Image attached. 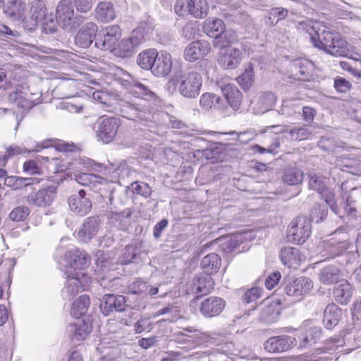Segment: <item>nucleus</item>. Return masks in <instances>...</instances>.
I'll use <instances>...</instances> for the list:
<instances>
[{
  "label": "nucleus",
  "instance_id": "obj_40",
  "mask_svg": "<svg viewBox=\"0 0 361 361\" xmlns=\"http://www.w3.org/2000/svg\"><path fill=\"white\" fill-rule=\"evenodd\" d=\"M340 271L335 266H329L322 269L319 273V280L326 285L339 282Z\"/></svg>",
  "mask_w": 361,
  "mask_h": 361
},
{
  "label": "nucleus",
  "instance_id": "obj_18",
  "mask_svg": "<svg viewBox=\"0 0 361 361\" xmlns=\"http://www.w3.org/2000/svg\"><path fill=\"white\" fill-rule=\"evenodd\" d=\"M74 9L70 0H61L56 8V18L59 23L65 28L70 25L73 26L75 19Z\"/></svg>",
  "mask_w": 361,
  "mask_h": 361
},
{
  "label": "nucleus",
  "instance_id": "obj_57",
  "mask_svg": "<svg viewBox=\"0 0 361 361\" xmlns=\"http://www.w3.org/2000/svg\"><path fill=\"white\" fill-rule=\"evenodd\" d=\"M149 284L140 279L133 282L129 285L128 289L130 293L133 294H147L148 291Z\"/></svg>",
  "mask_w": 361,
  "mask_h": 361
},
{
  "label": "nucleus",
  "instance_id": "obj_19",
  "mask_svg": "<svg viewBox=\"0 0 361 361\" xmlns=\"http://www.w3.org/2000/svg\"><path fill=\"white\" fill-rule=\"evenodd\" d=\"M130 92L135 97L146 101L157 102L159 99L147 80H133L130 84Z\"/></svg>",
  "mask_w": 361,
  "mask_h": 361
},
{
  "label": "nucleus",
  "instance_id": "obj_12",
  "mask_svg": "<svg viewBox=\"0 0 361 361\" xmlns=\"http://www.w3.org/2000/svg\"><path fill=\"white\" fill-rule=\"evenodd\" d=\"M102 219L99 216L86 218L78 232V238L82 243H89L99 232Z\"/></svg>",
  "mask_w": 361,
  "mask_h": 361
},
{
  "label": "nucleus",
  "instance_id": "obj_25",
  "mask_svg": "<svg viewBox=\"0 0 361 361\" xmlns=\"http://www.w3.org/2000/svg\"><path fill=\"white\" fill-rule=\"evenodd\" d=\"M131 216L132 211L129 208L120 212H110L108 214L109 224L119 230H126L130 224Z\"/></svg>",
  "mask_w": 361,
  "mask_h": 361
},
{
  "label": "nucleus",
  "instance_id": "obj_36",
  "mask_svg": "<svg viewBox=\"0 0 361 361\" xmlns=\"http://www.w3.org/2000/svg\"><path fill=\"white\" fill-rule=\"evenodd\" d=\"M157 53L154 49H149L140 52L137 58V64L142 69L152 71Z\"/></svg>",
  "mask_w": 361,
  "mask_h": 361
},
{
  "label": "nucleus",
  "instance_id": "obj_2",
  "mask_svg": "<svg viewBox=\"0 0 361 361\" xmlns=\"http://www.w3.org/2000/svg\"><path fill=\"white\" fill-rule=\"evenodd\" d=\"M202 77L198 72L190 70L176 73L166 83V89L173 93L176 89L181 96L195 99L200 92Z\"/></svg>",
  "mask_w": 361,
  "mask_h": 361
},
{
  "label": "nucleus",
  "instance_id": "obj_62",
  "mask_svg": "<svg viewBox=\"0 0 361 361\" xmlns=\"http://www.w3.org/2000/svg\"><path fill=\"white\" fill-rule=\"evenodd\" d=\"M73 4L78 12L87 13L92 8V0H73Z\"/></svg>",
  "mask_w": 361,
  "mask_h": 361
},
{
  "label": "nucleus",
  "instance_id": "obj_43",
  "mask_svg": "<svg viewBox=\"0 0 361 361\" xmlns=\"http://www.w3.org/2000/svg\"><path fill=\"white\" fill-rule=\"evenodd\" d=\"M190 7V15L196 18L206 17L209 9L207 0H191Z\"/></svg>",
  "mask_w": 361,
  "mask_h": 361
},
{
  "label": "nucleus",
  "instance_id": "obj_21",
  "mask_svg": "<svg viewBox=\"0 0 361 361\" xmlns=\"http://www.w3.org/2000/svg\"><path fill=\"white\" fill-rule=\"evenodd\" d=\"M172 68V59L169 53L160 51L157 53L152 73L157 77L167 75Z\"/></svg>",
  "mask_w": 361,
  "mask_h": 361
},
{
  "label": "nucleus",
  "instance_id": "obj_60",
  "mask_svg": "<svg viewBox=\"0 0 361 361\" xmlns=\"http://www.w3.org/2000/svg\"><path fill=\"white\" fill-rule=\"evenodd\" d=\"M334 87L341 93H346L351 88V83L343 78H336L334 80Z\"/></svg>",
  "mask_w": 361,
  "mask_h": 361
},
{
  "label": "nucleus",
  "instance_id": "obj_53",
  "mask_svg": "<svg viewBox=\"0 0 361 361\" xmlns=\"http://www.w3.org/2000/svg\"><path fill=\"white\" fill-rule=\"evenodd\" d=\"M17 178L18 180L16 182L15 190H21L27 186L38 184L44 180V178L37 177L23 178L17 176Z\"/></svg>",
  "mask_w": 361,
  "mask_h": 361
},
{
  "label": "nucleus",
  "instance_id": "obj_49",
  "mask_svg": "<svg viewBox=\"0 0 361 361\" xmlns=\"http://www.w3.org/2000/svg\"><path fill=\"white\" fill-rule=\"evenodd\" d=\"M237 80L243 89H249L254 81L252 68L250 66L246 68L243 73L237 78Z\"/></svg>",
  "mask_w": 361,
  "mask_h": 361
},
{
  "label": "nucleus",
  "instance_id": "obj_37",
  "mask_svg": "<svg viewBox=\"0 0 361 361\" xmlns=\"http://www.w3.org/2000/svg\"><path fill=\"white\" fill-rule=\"evenodd\" d=\"M237 34L233 30H226L221 32L216 39L213 40V45L215 47L224 49L227 48L229 44L234 43L237 41Z\"/></svg>",
  "mask_w": 361,
  "mask_h": 361
},
{
  "label": "nucleus",
  "instance_id": "obj_28",
  "mask_svg": "<svg viewBox=\"0 0 361 361\" xmlns=\"http://www.w3.org/2000/svg\"><path fill=\"white\" fill-rule=\"evenodd\" d=\"M214 282L211 276H202L193 279L191 290L194 293L204 295L208 294L214 288Z\"/></svg>",
  "mask_w": 361,
  "mask_h": 361
},
{
  "label": "nucleus",
  "instance_id": "obj_1",
  "mask_svg": "<svg viewBox=\"0 0 361 361\" xmlns=\"http://www.w3.org/2000/svg\"><path fill=\"white\" fill-rule=\"evenodd\" d=\"M312 45L335 57H345L350 53V45L340 33L325 27L322 31L310 33Z\"/></svg>",
  "mask_w": 361,
  "mask_h": 361
},
{
  "label": "nucleus",
  "instance_id": "obj_42",
  "mask_svg": "<svg viewBox=\"0 0 361 361\" xmlns=\"http://www.w3.org/2000/svg\"><path fill=\"white\" fill-rule=\"evenodd\" d=\"M30 16L39 22L49 14L44 0H32L30 2Z\"/></svg>",
  "mask_w": 361,
  "mask_h": 361
},
{
  "label": "nucleus",
  "instance_id": "obj_48",
  "mask_svg": "<svg viewBox=\"0 0 361 361\" xmlns=\"http://www.w3.org/2000/svg\"><path fill=\"white\" fill-rule=\"evenodd\" d=\"M42 32L44 34H53L58 30V20L52 13H49L42 20Z\"/></svg>",
  "mask_w": 361,
  "mask_h": 361
},
{
  "label": "nucleus",
  "instance_id": "obj_32",
  "mask_svg": "<svg viewBox=\"0 0 361 361\" xmlns=\"http://www.w3.org/2000/svg\"><path fill=\"white\" fill-rule=\"evenodd\" d=\"M200 267L208 276H211L219 270L221 258L216 253H209L202 258Z\"/></svg>",
  "mask_w": 361,
  "mask_h": 361
},
{
  "label": "nucleus",
  "instance_id": "obj_20",
  "mask_svg": "<svg viewBox=\"0 0 361 361\" xmlns=\"http://www.w3.org/2000/svg\"><path fill=\"white\" fill-rule=\"evenodd\" d=\"M241 61V51L233 47H228L221 52L219 64L226 69H234Z\"/></svg>",
  "mask_w": 361,
  "mask_h": 361
},
{
  "label": "nucleus",
  "instance_id": "obj_63",
  "mask_svg": "<svg viewBox=\"0 0 361 361\" xmlns=\"http://www.w3.org/2000/svg\"><path fill=\"white\" fill-rule=\"evenodd\" d=\"M317 111L314 109L310 106H304L302 108V120L307 124H310L313 122L316 116Z\"/></svg>",
  "mask_w": 361,
  "mask_h": 361
},
{
  "label": "nucleus",
  "instance_id": "obj_6",
  "mask_svg": "<svg viewBox=\"0 0 361 361\" xmlns=\"http://www.w3.org/2000/svg\"><path fill=\"white\" fill-rule=\"evenodd\" d=\"M57 186L54 184H44L42 188L30 192L26 197L30 205L45 208L50 206L56 197Z\"/></svg>",
  "mask_w": 361,
  "mask_h": 361
},
{
  "label": "nucleus",
  "instance_id": "obj_4",
  "mask_svg": "<svg viewBox=\"0 0 361 361\" xmlns=\"http://www.w3.org/2000/svg\"><path fill=\"white\" fill-rule=\"evenodd\" d=\"M312 231L311 221L305 216H299L290 224L287 238L290 242L303 244L310 236Z\"/></svg>",
  "mask_w": 361,
  "mask_h": 361
},
{
  "label": "nucleus",
  "instance_id": "obj_10",
  "mask_svg": "<svg viewBox=\"0 0 361 361\" xmlns=\"http://www.w3.org/2000/svg\"><path fill=\"white\" fill-rule=\"evenodd\" d=\"M120 111L123 117L133 121H147L150 116V111L147 106L128 101L121 104Z\"/></svg>",
  "mask_w": 361,
  "mask_h": 361
},
{
  "label": "nucleus",
  "instance_id": "obj_9",
  "mask_svg": "<svg viewBox=\"0 0 361 361\" xmlns=\"http://www.w3.org/2000/svg\"><path fill=\"white\" fill-rule=\"evenodd\" d=\"M126 299L125 296L115 294H105L101 300L100 309L105 316L114 312H122L126 310Z\"/></svg>",
  "mask_w": 361,
  "mask_h": 361
},
{
  "label": "nucleus",
  "instance_id": "obj_56",
  "mask_svg": "<svg viewBox=\"0 0 361 361\" xmlns=\"http://www.w3.org/2000/svg\"><path fill=\"white\" fill-rule=\"evenodd\" d=\"M132 191L145 197H148L152 193V189L148 184L144 182H134L131 185Z\"/></svg>",
  "mask_w": 361,
  "mask_h": 361
},
{
  "label": "nucleus",
  "instance_id": "obj_14",
  "mask_svg": "<svg viewBox=\"0 0 361 361\" xmlns=\"http://www.w3.org/2000/svg\"><path fill=\"white\" fill-rule=\"evenodd\" d=\"M68 204L71 210L80 216L86 215L92 209V202L86 197L84 190H80L78 194L71 195L68 200Z\"/></svg>",
  "mask_w": 361,
  "mask_h": 361
},
{
  "label": "nucleus",
  "instance_id": "obj_50",
  "mask_svg": "<svg viewBox=\"0 0 361 361\" xmlns=\"http://www.w3.org/2000/svg\"><path fill=\"white\" fill-rule=\"evenodd\" d=\"M219 97L214 94L206 92L201 95L200 105L205 111L209 110L218 102Z\"/></svg>",
  "mask_w": 361,
  "mask_h": 361
},
{
  "label": "nucleus",
  "instance_id": "obj_52",
  "mask_svg": "<svg viewBox=\"0 0 361 361\" xmlns=\"http://www.w3.org/2000/svg\"><path fill=\"white\" fill-rule=\"evenodd\" d=\"M190 1L191 0H176L174 4L175 13L183 17L190 15Z\"/></svg>",
  "mask_w": 361,
  "mask_h": 361
},
{
  "label": "nucleus",
  "instance_id": "obj_55",
  "mask_svg": "<svg viewBox=\"0 0 361 361\" xmlns=\"http://www.w3.org/2000/svg\"><path fill=\"white\" fill-rule=\"evenodd\" d=\"M328 209L326 205L315 204L311 212V217L315 219L316 223H319L326 219Z\"/></svg>",
  "mask_w": 361,
  "mask_h": 361
},
{
  "label": "nucleus",
  "instance_id": "obj_22",
  "mask_svg": "<svg viewBox=\"0 0 361 361\" xmlns=\"http://www.w3.org/2000/svg\"><path fill=\"white\" fill-rule=\"evenodd\" d=\"M280 259L288 268L297 269L305 259V257L298 248L288 246L281 250Z\"/></svg>",
  "mask_w": 361,
  "mask_h": 361
},
{
  "label": "nucleus",
  "instance_id": "obj_7",
  "mask_svg": "<svg viewBox=\"0 0 361 361\" xmlns=\"http://www.w3.org/2000/svg\"><path fill=\"white\" fill-rule=\"evenodd\" d=\"M121 36V30L116 25H109L102 29L97 35L94 47L102 50L114 49Z\"/></svg>",
  "mask_w": 361,
  "mask_h": 361
},
{
  "label": "nucleus",
  "instance_id": "obj_45",
  "mask_svg": "<svg viewBox=\"0 0 361 361\" xmlns=\"http://www.w3.org/2000/svg\"><path fill=\"white\" fill-rule=\"evenodd\" d=\"M349 247V243L347 239L336 240L331 238L326 243V248L329 249L332 257L340 255L344 250Z\"/></svg>",
  "mask_w": 361,
  "mask_h": 361
},
{
  "label": "nucleus",
  "instance_id": "obj_39",
  "mask_svg": "<svg viewBox=\"0 0 361 361\" xmlns=\"http://www.w3.org/2000/svg\"><path fill=\"white\" fill-rule=\"evenodd\" d=\"M322 335V329L318 326H314L310 329L305 334L298 336V338L300 341V347L305 348L308 345L314 344L317 339Z\"/></svg>",
  "mask_w": 361,
  "mask_h": 361
},
{
  "label": "nucleus",
  "instance_id": "obj_3",
  "mask_svg": "<svg viewBox=\"0 0 361 361\" xmlns=\"http://www.w3.org/2000/svg\"><path fill=\"white\" fill-rule=\"evenodd\" d=\"M144 42L143 33L140 30H133L129 37L118 42L117 45L111 49V52L117 57L122 59L130 58Z\"/></svg>",
  "mask_w": 361,
  "mask_h": 361
},
{
  "label": "nucleus",
  "instance_id": "obj_31",
  "mask_svg": "<svg viewBox=\"0 0 361 361\" xmlns=\"http://www.w3.org/2000/svg\"><path fill=\"white\" fill-rule=\"evenodd\" d=\"M26 4L23 0H8L4 13L13 20H20L25 11Z\"/></svg>",
  "mask_w": 361,
  "mask_h": 361
},
{
  "label": "nucleus",
  "instance_id": "obj_58",
  "mask_svg": "<svg viewBox=\"0 0 361 361\" xmlns=\"http://www.w3.org/2000/svg\"><path fill=\"white\" fill-rule=\"evenodd\" d=\"M262 290L258 288H252L245 293L242 300L245 303H250L260 298Z\"/></svg>",
  "mask_w": 361,
  "mask_h": 361
},
{
  "label": "nucleus",
  "instance_id": "obj_38",
  "mask_svg": "<svg viewBox=\"0 0 361 361\" xmlns=\"http://www.w3.org/2000/svg\"><path fill=\"white\" fill-rule=\"evenodd\" d=\"M90 301L89 296L82 295L74 301L71 310V314L75 318H79L86 314L90 306Z\"/></svg>",
  "mask_w": 361,
  "mask_h": 361
},
{
  "label": "nucleus",
  "instance_id": "obj_64",
  "mask_svg": "<svg viewBox=\"0 0 361 361\" xmlns=\"http://www.w3.org/2000/svg\"><path fill=\"white\" fill-rule=\"evenodd\" d=\"M40 168L37 165L36 162L33 160H29L23 164V171L30 174H39Z\"/></svg>",
  "mask_w": 361,
  "mask_h": 361
},
{
  "label": "nucleus",
  "instance_id": "obj_24",
  "mask_svg": "<svg viewBox=\"0 0 361 361\" xmlns=\"http://www.w3.org/2000/svg\"><path fill=\"white\" fill-rule=\"evenodd\" d=\"M66 262L72 267L71 270L82 269L89 266L90 258L87 254L79 250L68 251L65 255Z\"/></svg>",
  "mask_w": 361,
  "mask_h": 361
},
{
  "label": "nucleus",
  "instance_id": "obj_11",
  "mask_svg": "<svg viewBox=\"0 0 361 361\" xmlns=\"http://www.w3.org/2000/svg\"><path fill=\"white\" fill-rule=\"evenodd\" d=\"M312 288V281L306 276H301L287 283L284 288V292L288 296L300 299L302 295L308 293Z\"/></svg>",
  "mask_w": 361,
  "mask_h": 361
},
{
  "label": "nucleus",
  "instance_id": "obj_34",
  "mask_svg": "<svg viewBox=\"0 0 361 361\" xmlns=\"http://www.w3.org/2000/svg\"><path fill=\"white\" fill-rule=\"evenodd\" d=\"M224 21L219 18L208 19L203 26L204 32L210 37L216 39L221 32L225 31Z\"/></svg>",
  "mask_w": 361,
  "mask_h": 361
},
{
  "label": "nucleus",
  "instance_id": "obj_30",
  "mask_svg": "<svg viewBox=\"0 0 361 361\" xmlns=\"http://www.w3.org/2000/svg\"><path fill=\"white\" fill-rule=\"evenodd\" d=\"M293 74L298 80H309L312 76L313 64L308 60L300 59L294 62Z\"/></svg>",
  "mask_w": 361,
  "mask_h": 361
},
{
  "label": "nucleus",
  "instance_id": "obj_29",
  "mask_svg": "<svg viewBox=\"0 0 361 361\" xmlns=\"http://www.w3.org/2000/svg\"><path fill=\"white\" fill-rule=\"evenodd\" d=\"M95 16L98 21L108 23L116 18V11L111 2H99L95 8Z\"/></svg>",
  "mask_w": 361,
  "mask_h": 361
},
{
  "label": "nucleus",
  "instance_id": "obj_61",
  "mask_svg": "<svg viewBox=\"0 0 361 361\" xmlns=\"http://www.w3.org/2000/svg\"><path fill=\"white\" fill-rule=\"evenodd\" d=\"M319 194L324 199L326 204L329 205L331 210L334 213L337 214L338 213V212H337L338 207L335 202L334 194L330 190H329L327 188H326V191H324L323 193H319Z\"/></svg>",
  "mask_w": 361,
  "mask_h": 361
},
{
  "label": "nucleus",
  "instance_id": "obj_33",
  "mask_svg": "<svg viewBox=\"0 0 361 361\" xmlns=\"http://www.w3.org/2000/svg\"><path fill=\"white\" fill-rule=\"evenodd\" d=\"M75 180L80 185L97 188L101 185H106L107 180L93 173H78L74 175Z\"/></svg>",
  "mask_w": 361,
  "mask_h": 361
},
{
  "label": "nucleus",
  "instance_id": "obj_16",
  "mask_svg": "<svg viewBox=\"0 0 361 361\" xmlns=\"http://www.w3.org/2000/svg\"><path fill=\"white\" fill-rule=\"evenodd\" d=\"M98 27L96 23L90 22L83 25L77 32L75 43L81 48H87L97 37Z\"/></svg>",
  "mask_w": 361,
  "mask_h": 361
},
{
  "label": "nucleus",
  "instance_id": "obj_23",
  "mask_svg": "<svg viewBox=\"0 0 361 361\" xmlns=\"http://www.w3.org/2000/svg\"><path fill=\"white\" fill-rule=\"evenodd\" d=\"M217 85L221 89L226 99L233 109H238L242 102V93L238 87L231 83L224 84L222 82H218Z\"/></svg>",
  "mask_w": 361,
  "mask_h": 361
},
{
  "label": "nucleus",
  "instance_id": "obj_35",
  "mask_svg": "<svg viewBox=\"0 0 361 361\" xmlns=\"http://www.w3.org/2000/svg\"><path fill=\"white\" fill-rule=\"evenodd\" d=\"M303 171L295 166H289L284 169L282 176L284 183L289 185H299L302 182Z\"/></svg>",
  "mask_w": 361,
  "mask_h": 361
},
{
  "label": "nucleus",
  "instance_id": "obj_51",
  "mask_svg": "<svg viewBox=\"0 0 361 361\" xmlns=\"http://www.w3.org/2000/svg\"><path fill=\"white\" fill-rule=\"evenodd\" d=\"M30 209L25 206H19L14 208L10 213L9 217L13 221H23L29 215Z\"/></svg>",
  "mask_w": 361,
  "mask_h": 361
},
{
  "label": "nucleus",
  "instance_id": "obj_44",
  "mask_svg": "<svg viewBox=\"0 0 361 361\" xmlns=\"http://www.w3.org/2000/svg\"><path fill=\"white\" fill-rule=\"evenodd\" d=\"M161 315H167L165 321L169 322H175L181 317L179 307L173 304H168L166 306L157 311L154 314L155 317Z\"/></svg>",
  "mask_w": 361,
  "mask_h": 361
},
{
  "label": "nucleus",
  "instance_id": "obj_46",
  "mask_svg": "<svg viewBox=\"0 0 361 361\" xmlns=\"http://www.w3.org/2000/svg\"><path fill=\"white\" fill-rule=\"evenodd\" d=\"M140 245H129L125 249L122 262L124 264L137 262V259L140 258Z\"/></svg>",
  "mask_w": 361,
  "mask_h": 361
},
{
  "label": "nucleus",
  "instance_id": "obj_15",
  "mask_svg": "<svg viewBox=\"0 0 361 361\" xmlns=\"http://www.w3.org/2000/svg\"><path fill=\"white\" fill-rule=\"evenodd\" d=\"M226 306L225 300L216 296H210L204 300L200 307V313L206 318L219 315Z\"/></svg>",
  "mask_w": 361,
  "mask_h": 361
},
{
  "label": "nucleus",
  "instance_id": "obj_17",
  "mask_svg": "<svg viewBox=\"0 0 361 361\" xmlns=\"http://www.w3.org/2000/svg\"><path fill=\"white\" fill-rule=\"evenodd\" d=\"M210 49L209 43L205 40L192 42L184 50V58L186 61L193 62L207 55Z\"/></svg>",
  "mask_w": 361,
  "mask_h": 361
},
{
  "label": "nucleus",
  "instance_id": "obj_41",
  "mask_svg": "<svg viewBox=\"0 0 361 361\" xmlns=\"http://www.w3.org/2000/svg\"><path fill=\"white\" fill-rule=\"evenodd\" d=\"M288 135L291 140L302 141L310 138L313 133L307 124H303L290 129Z\"/></svg>",
  "mask_w": 361,
  "mask_h": 361
},
{
  "label": "nucleus",
  "instance_id": "obj_26",
  "mask_svg": "<svg viewBox=\"0 0 361 361\" xmlns=\"http://www.w3.org/2000/svg\"><path fill=\"white\" fill-rule=\"evenodd\" d=\"M352 286L347 280H341L334 287L333 296L334 300L341 305H347L353 295Z\"/></svg>",
  "mask_w": 361,
  "mask_h": 361
},
{
  "label": "nucleus",
  "instance_id": "obj_59",
  "mask_svg": "<svg viewBox=\"0 0 361 361\" xmlns=\"http://www.w3.org/2000/svg\"><path fill=\"white\" fill-rule=\"evenodd\" d=\"M276 319V312L272 307H266L263 308L260 314V319L266 323H272Z\"/></svg>",
  "mask_w": 361,
  "mask_h": 361
},
{
  "label": "nucleus",
  "instance_id": "obj_8",
  "mask_svg": "<svg viewBox=\"0 0 361 361\" xmlns=\"http://www.w3.org/2000/svg\"><path fill=\"white\" fill-rule=\"evenodd\" d=\"M66 279V285L62 290L64 297L71 299L79 291L85 289L86 276L84 273L70 270L67 274Z\"/></svg>",
  "mask_w": 361,
  "mask_h": 361
},
{
  "label": "nucleus",
  "instance_id": "obj_47",
  "mask_svg": "<svg viewBox=\"0 0 361 361\" xmlns=\"http://www.w3.org/2000/svg\"><path fill=\"white\" fill-rule=\"evenodd\" d=\"M309 178L308 186L310 189L318 193H323L324 191H326V185L322 176L313 173L309 175Z\"/></svg>",
  "mask_w": 361,
  "mask_h": 361
},
{
  "label": "nucleus",
  "instance_id": "obj_13",
  "mask_svg": "<svg viewBox=\"0 0 361 361\" xmlns=\"http://www.w3.org/2000/svg\"><path fill=\"white\" fill-rule=\"evenodd\" d=\"M297 343V339L287 335L269 338L264 345L269 353H281L288 350Z\"/></svg>",
  "mask_w": 361,
  "mask_h": 361
},
{
  "label": "nucleus",
  "instance_id": "obj_54",
  "mask_svg": "<svg viewBox=\"0 0 361 361\" xmlns=\"http://www.w3.org/2000/svg\"><path fill=\"white\" fill-rule=\"evenodd\" d=\"M71 331L73 332V338L78 341L85 339L89 334L88 326L85 323L71 326Z\"/></svg>",
  "mask_w": 361,
  "mask_h": 361
},
{
  "label": "nucleus",
  "instance_id": "obj_5",
  "mask_svg": "<svg viewBox=\"0 0 361 361\" xmlns=\"http://www.w3.org/2000/svg\"><path fill=\"white\" fill-rule=\"evenodd\" d=\"M120 120L113 116H101L95 123L96 136L104 144H109L116 137Z\"/></svg>",
  "mask_w": 361,
  "mask_h": 361
},
{
  "label": "nucleus",
  "instance_id": "obj_27",
  "mask_svg": "<svg viewBox=\"0 0 361 361\" xmlns=\"http://www.w3.org/2000/svg\"><path fill=\"white\" fill-rule=\"evenodd\" d=\"M342 317V310L334 303L329 304L324 311L323 324L328 329L334 328Z\"/></svg>",
  "mask_w": 361,
  "mask_h": 361
}]
</instances>
